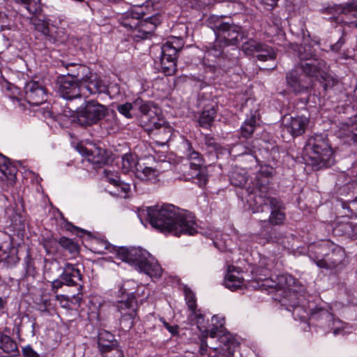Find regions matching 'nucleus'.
I'll list each match as a JSON object with an SVG mask.
<instances>
[{"label": "nucleus", "instance_id": "de8ad7c7", "mask_svg": "<svg viewBox=\"0 0 357 357\" xmlns=\"http://www.w3.org/2000/svg\"><path fill=\"white\" fill-rule=\"evenodd\" d=\"M138 178L142 181H149L155 179L156 174L155 170L151 167H145L142 170L137 169L135 172Z\"/></svg>", "mask_w": 357, "mask_h": 357}, {"label": "nucleus", "instance_id": "7ed1b4c3", "mask_svg": "<svg viewBox=\"0 0 357 357\" xmlns=\"http://www.w3.org/2000/svg\"><path fill=\"white\" fill-rule=\"evenodd\" d=\"M105 249L116 254V257L125 261L136 270L150 277L162 275V268L157 260L148 251L140 247H116L107 241H102Z\"/></svg>", "mask_w": 357, "mask_h": 357}, {"label": "nucleus", "instance_id": "49530a36", "mask_svg": "<svg viewBox=\"0 0 357 357\" xmlns=\"http://www.w3.org/2000/svg\"><path fill=\"white\" fill-rule=\"evenodd\" d=\"M42 36L46 47L48 45L60 43V40L58 38V32L54 27H51L49 31L45 32Z\"/></svg>", "mask_w": 357, "mask_h": 357}, {"label": "nucleus", "instance_id": "393cba45", "mask_svg": "<svg viewBox=\"0 0 357 357\" xmlns=\"http://www.w3.org/2000/svg\"><path fill=\"white\" fill-rule=\"evenodd\" d=\"M98 345L102 354L117 350L119 351V357H123L122 351L119 349L118 341L115 339L114 335L108 331L102 329L98 332Z\"/></svg>", "mask_w": 357, "mask_h": 357}, {"label": "nucleus", "instance_id": "9b49d317", "mask_svg": "<svg viewBox=\"0 0 357 357\" xmlns=\"http://www.w3.org/2000/svg\"><path fill=\"white\" fill-rule=\"evenodd\" d=\"M61 278L64 280V282H66V286H78L79 291L76 295H73L72 298L79 305L82 301L83 284L81 282H82L83 275L77 264L66 263L63 267Z\"/></svg>", "mask_w": 357, "mask_h": 357}, {"label": "nucleus", "instance_id": "0e129e2a", "mask_svg": "<svg viewBox=\"0 0 357 357\" xmlns=\"http://www.w3.org/2000/svg\"><path fill=\"white\" fill-rule=\"evenodd\" d=\"M351 130L353 133L351 139L354 142L357 143V114L354 116Z\"/></svg>", "mask_w": 357, "mask_h": 357}, {"label": "nucleus", "instance_id": "c03bdc74", "mask_svg": "<svg viewBox=\"0 0 357 357\" xmlns=\"http://www.w3.org/2000/svg\"><path fill=\"white\" fill-rule=\"evenodd\" d=\"M116 110L126 118L131 119L135 116V109L134 108V100L132 102H126L124 104L119 105Z\"/></svg>", "mask_w": 357, "mask_h": 357}, {"label": "nucleus", "instance_id": "9d476101", "mask_svg": "<svg viewBox=\"0 0 357 357\" xmlns=\"http://www.w3.org/2000/svg\"><path fill=\"white\" fill-rule=\"evenodd\" d=\"M307 146L314 154L312 159L315 160L314 165L317 169L330 165L334 152L327 135L316 134L311 136Z\"/></svg>", "mask_w": 357, "mask_h": 357}, {"label": "nucleus", "instance_id": "338daca9", "mask_svg": "<svg viewBox=\"0 0 357 357\" xmlns=\"http://www.w3.org/2000/svg\"><path fill=\"white\" fill-rule=\"evenodd\" d=\"M351 228L350 223L345 224H340L338 225L334 229L335 232L343 231V230H349Z\"/></svg>", "mask_w": 357, "mask_h": 357}, {"label": "nucleus", "instance_id": "3c124183", "mask_svg": "<svg viewBox=\"0 0 357 357\" xmlns=\"http://www.w3.org/2000/svg\"><path fill=\"white\" fill-rule=\"evenodd\" d=\"M204 143L206 146V148L210 153L213 152L216 153L221 149V146L216 142V139L210 135H205L204 137Z\"/></svg>", "mask_w": 357, "mask_h": 357}, {"label": "nucleus", "instance_id": "f704fd0d", "mask_svg": "<svg viewBox=\"0 0 357 357\" xmlns=\"http://www.w3.org/2000/svg\"><path fill=\"white\" fill-rule=\"evenodd\" d=\"M222 333V335H220L218 340L224 346L221 349L227 353H224L223 355L225 357L233 356L234 355L235 340L230 333H225L224 332Z\"/></svg>", "mask_w": 357, "mask_h": 357}, {"label": "nucleus", "instance_id": "b1692460", "mask_svg": "<svg viewBox=\"0 0 357 357\" xmlns=\"http://www.w3.org/2000/svg\"><path fill=\"white\" fill-rule=\"evenodd\" d=\"M185 295V301L190 314L188 316V319L190 321L195 322L197 327L202 328V323L204 321V315L201 313L199 310L197 309V299L195 293L187 286L183 288Z\"/></svg>", "mask_w": 357, "mask_h": 357}, {"label": "nucleus", "instance_id": "58836bf2", "mask_svg": "<svg viewBox=\"0 0 357 357\" xmlns=\"http://www.w3.org/2000/svg\"><path fill=\"white\" fill-rule=\"evenodd\" d=\"M225 47H228V45L225 44V43H221L220 40L215 37L214 43L207 47L206 54L208 56H213L215 58L222 57Z\"/></svg>", "mask_w": 357, "mask_h": 357}, {"label": "nucleus", "instance_id": "ddd939ff", "mask_svg": "<svg viewBox=\"0 0 357 357\" xmlns=\"http://www.w3.org/2000/svg\"><path fill=\"white\" fill-rule=\"evenodd\" d=\"M224 326L225 319L219 317L218 315H214L211 318V324L209 326V328L204 325V320L202 323V328L197 327L202 335L201 344L199 350L201 356L207 354L206 351L208 346L206 339L208 336L213 338L218 334L223 333L225 330Z\"/></svg>", "mask_w": 357, "mask_h": 357}, {"label": "nucleus", "instance_id": "bb28decb", "mask_svg": "<svg viewBox=\"0 0 357 357\" xmlns=\"http://www.w3.org/2000/svg\"><path fill=\"white\" fill-rule=\"evenodd\" d=\"M280 296V298L275 297V299L278 300L289 311L299 308L302 303V298L296 291L285 289Z\"/></svg>", "mask_w": 357, "mask_h": 357}, {"label": "nucleus", "instance_id": "dca6fc26", "mask_svg": "<svg viewBox=\"0 0 357 357\" xmlns=\"http://www.w3.org/2000/svg\"><path fill=\"white\" fill-rule=\"evenodd\" d=\"M26 101L30 105H40L47 100V89L39 82L31 80L24 87Z\"/></svg>", "mask_w": 357, "mask_h": 357}, {"label": "nucleus", "instance_id": "aec40b11", "mask_svg": "<svg viewBox=\"0 0 357 357\" xmlns=\"http://www.w3.org/2000/svg\"><path fill=\"white\" fill-rule=\"evenodd\" d=\"M310 119L305 116L285 117L283 121V130L289 132L293 138L305 133Z\"/></svg>", "mask_w": 357, "mask_h": 357}, {"label": "nucleus", "instance_id": "423d86ee", "mask_svg": "<svg viewBox=\"0 0 357 357\" xmlns=\"http://www.w3.org/2000/svg\"><path fill=\"white\" fill-rule=\"evenodd\" d=\"M185 155L190 160L189 170L183 174L185 180L191 181L200 188L204 187L208 181L207 167L204 165V158L198 151H195L192 143L186 139Z\"/></svg>", "mask_w": 357, "mask_h": 357}, {"label": "nucleus", "instance_id": "4468645a", "mask_svg": "<svg viewBox=\"0 0 357 357\" xmlns=\"http://www.w3.org/2000/svg\"><path fill=\"white\" fill-rule=\"evenodd\" d=\"M269 206L271 213L268 220H262L261 227L265 229L268 225L282 226L286 220L285 207L282 202L276 198L266 199L264 206Z\"/></svg>", "mask_w": 357, "mask_h": 357}, {"label": "nucleus", "instance_id": "5fc2aeb1", "mask_svg": "<svg viewBox=\"0 0 357 357\" xmlns=\"http://www.w3.org/2000/svg\"><path fill=\"white\" fill-rule=\"evenodd\" d=\"M105 176L108 181L114 185V186H119V183H121V178L120 176L118 175V174H114L109 171H105Z\"/></svg>", "mask_w": 357, "mask_h": 357}, {"label": "nucleus", "instance_id": "412c9836", "mask_svg": "<svg viewBox=\"0 0 357 357\" xmlns=\"http://www.w3.org/2000/svg\"><path fill=\"white\" fill-rule=\"evenodd\" d=\"M58 82L59 92L63 98L72 100L81 96L82 88L79 82L75 81L71 77L62 76L59 77Z\"/></svg>", "mask_w": 357, "mask_h": 357}, {"label": "nucleus", "instance_id": "e2e57ef3", "mask_svg": "<svg viewBox=\"0 0 357 357\" xmlns=\"http://www.w3.org/2000/svg\"><path fill=\"white\" fill-rule=\"evenodd\" d=\"M22 352L24 357H39L38 354L32 349L30 345L24 347Z\"/></svg>", "mask_w": 357, "mask_h": 357}, {"label": "nucleus", "instance_id": "a18cd8bd", "mask_svg": "<svg viewBox=\"0 0 357 357\" xmlns=\"http://www.w3.org/2000/svg\"><path fill=\"white\" fill-rule=\"evenodd\" d=\"M64 222L65 224L63 228L66 231H69L73 234H75L79 237H83L84 235H86L89 237L92 236L91 231L79 228L66 219L64 220Z\"/></svg>", "mask_w": 357, "mask_h": 357}, {"label": "nucleus", "instance_id": "cd10ccee", "mask_svg": "<svg viewBox=\"0 0 357 357\" xmlns=\"http://www.w3.org/2000/svg\"><path fill=\"white\" fill-rule=\"evenodd\" d=\"M61 65L68 71L67 75L64 76L71 77L72 79L79 82L80 84L87 74H89V68L84 65L75 63H66L65 61H62Z\"/></svg>", "mask_w": 357, "mask_h": 357}, {"label": "nucleus", "instance_id": "6ab92c4d", "mask_svg": "<svg viewBox=\"0 0 357 357\" xmlns=\"http://www.w3.org/2000/svg\"><path fill=\"white\" fill-rule=\"evenodd\" d=\"M82 91L86 90L90 95L98 96L109 93L108 84L97 74L89 70V74L84 77L80 84Z\"/></svg>", "mask_w": 357, "mask_h": 357}, {"label": "nucleus", "instance_id": "ea45409f", "mask_svg": "<svg viewBox=\"0 0 357 357\" xmlns=\"http://www.w3.org/2000/svg\"><path fill=\"white\" fill-rule=\"evenodd\" d=\"M137 164L136 157L133 154L126 153L122 156L121 169L125 174L137 169Z\"/></svg>", "mask_w": 357, "mask_h": 357}, {"label": "nucleus", "instance_id": "09e8293b", "mask_svg": "<svg viewBox=\"0 0 357 357\" xmlns=\"http://www.w3.org/2000/svg\"><path fill=\"white\" fill-rule=\"evenodd\" d=\"M278 282H276L273 280H269L267 278L264 279L265 281V284L264 285L270 287L271 289H273L275 290L277 293L280 296L286 288L282 284V281L284 280V277L283 275L278 276Z\"/></svg>", "mask_w": 357, "mask_h": 357}, {"label": "nucleus", "instance_id": "864d4df0", "mask_svg": "<svg viewBox=\"0 0 357 357\" xmlns=\"http://www.w3.org/2000/svg\"><path fill=\"white\" fill-rule=\"evenodd\" d=\"M34 26L36 30L40 32L42 36L45 34V32L49 31V29L51 28L47 22L41 20H36Z\"/></svg>", "mask_w": 357, "mask_h": 357}, {"label": "nucleus", "instance_id": "473e14b6", "mask_svg": "<svg viewBox=\"0 0 357 357\" xmlns=\"http://www.w3.org/2000/svg\"><path fill=\"white\" fill-rule=\"evenodd\" d=\"M176 62L177 60L160 56L159 62H155V68L164 73L165 76H172L177 70Z\"/></svg>", "mask_w": 357, "mask_h": 357}, {"label": "nucleus", "instance_id": "13d9d810", "mask_svg": "<svg viewBox=\"0 0 357 357\" xmlns=\"http://www.w3.org/2000/svg\"><path fill=\"white\" fill-rule=\"evenodd\" d=\"M161 321L163 324L164 327L172 335H176L178 333V325H170L168 322H167L165 319L161 318Z\"/></svg>", "mask_w": 357, "mask_h": 357}, {"label": "nucleus", "instance_id": "5701e85b", "mask_svg": "<svg viewBox=\"0 0 357 357\" xmlns=\"http://www.w3.org/2000/svg\"><path fill=\"white\" fill-rule=\"evenodd\" d=\"M287 86L296 95L308 92L310 86L309 78H302L296 70L289 71L286 74Z\"/></svg>", "mask_w": 357, "mask_h": 357}, {"label": "nucleus", "instance_id": "c9c22d12", "mask_svg": "<svg viewBox=\"0 0 357 357\" xmlns=\"http://www.w3.org/2000/svg\"><path fill=\"white\" fill-rule=\"evenodd\" d=\"M16 3L24 7L30 14H40L42 10L41 0H13Z\"/></svg>", "mask_w": 357, "mask_h": 357}, {"label": "nucleus", "instance_id": "4d7b16f0", "mask_svg": "<svg viewBox=\"0 0 357 357\" xmlns=\"http://www.w3.org/2000/svg\"><path fill=\"white\" fill-rule=\"evenodd\" d=\"M51 302L49 299H42L41 301L37 303V309L43 313L49 314Z\"/></svg>", "mask_w": 357, "mask_h": 357}, {"label": "nucleus", "instance_id": "20e7f679", "mask_svg": "<svg viewBox=\"0 0 357 357\" xmlns=\"http://www.w3.org/2000/svg\"><path fill=\"white\" fill-rule=\"evenodd\" d=\"M309 257L320 268L330 270L335 273L346 266L344 250L328 241L311 246Z\"/></svg>", "mask_w": 357, "mask_h": 357}, {"label": "nucleus", "instance_id": "f257e3e1", "mask_svg": "<svg viewBox=\"0 0 357 357\" xmlns=\"http://www.w3.org/2000/svg\"><path fill=\"white\" fill-rule=\"evenodd\" d=\"M146 220L159 231L177 237L182 235L193 236L198 232L195 214L180 210L172 204H157L148 207Z\"/></svg>", "mask_w": 357, "mask_h": 357}, {"label": "nucleus", "instance_id": "79ce46f5", "mask_svg": "<svg viewBox=\"0 0 357 357\" xmlns=\"http://www.w3.org/2000/svg\"><path fill=\"white\" fill-rule=\"evenodd\" d=\"M259 61H266L268 60H275L276 54L274 50L266 43H264L259 53L256 54Z\"/></svg>", "mask_w": 357, "mask_h": 357}, {"label": "nucleus", "instance_id": "2f4dec72", "mask_svg": "<svg viewBox=\"0 0 357 357\" xmlns=\"http://www.w3.org/2000/svg\"><path fill=\"white\" fill-rule=\"evenodd\" d=\"M41 245L44 248L47 255L60 257L59 238H56L52 235L43 237L41 239Z\"/></svg>", "mask_w": 357, "mask_h": 357}, {"label": "nucleus", "instance_id": "e433bc0d", "mask_svg": "<svg viewBox=\"0 0 357 357\" xmlns=\"http://www.w3.org/2000/svg\"><path fill=\"white\" fill-rule=\"evenodd\" d=\"M248 180V173L244 169H236L231 172L230 183L232 185L243 188Z\"/></svg>", "mask_w": 357, "mask_h": 357}, {"label": "nucleus", "instance_id": "f8f14e48", "mask_svg": "<svg viewBox=\"0 0 357 357\" xmlns=\"http://www.w3.org/2000/svg\"><path fill=\"white\" fill-rule=\"evenodd\" d=\"M144 130L159 145L166 144L172 135L173 128L165 121L159 118L150 124L144 125Z\"/></svg>", "mask_w": 357, "mask_h": 357}, {"label": "nucleus", "instance_id": "4be33fe9", "mask_svg": "<svg viewBox=\"0 0 357 357\" xmlns=\"http://www.w3.org/2000/svg\"><path fill=\"white\" fill-rule=\"evenodd\" d=\"M299 58L301 60L306 61L301 63V68L307 76L317 77L327 69L326 63L323 59L307 57L301 52H299Z\"/></svg>", "mask_w": 357, "mask_h": 357}, {"label": "nucleus", "instance_id": "bf43d9fd", "mask_svg": "<svg viewBox=\"0 0 357 357\" xmlns=\"http://www.w3.org/2000/svg\"><path fill=\"white\" fill-rule=\"evenodd\" d=\"M343 208L349 210L351 213L357 218V197L351 201L347 206L344 204Z\"/></svg>", "mask_w": 357, "mask_h": 357}, {"label": "nucleus", "instance_id": "052dcab7", "mask_svg": "<svg viewBox=\"0 0 357 357\" xmlns=\"http://www.w3.org/2000/svg\"><path fill=\"white\" fill-rule=\"evenodd\" d=\"M345 42L346 40L344 36H341L335 43L331 45V50L335 52H338L344 45Z\"/></svg>", "mask_w": 357, "mask_h": 357}, {"label": "nucleus", "instance_id": "69168bd1", "mask_svg": "<svg viewBox=\"0 0 357 357\" xmlns=\"http://www.w3.org/2000/svg\"><path fill=\"white\" fill-rule=\"evenodd\" d=\"M339 9L340 12L347 15L353 11H354V6L351 3L347 4L344 7H340Z\"/></svg>", "mask_w": 357, "mask_h": 357}, {"label": "nucleus", "instance_id": "774afa93", "mask_svg": "<svg viewBox=\"0 0 357 357\" xmlns=\"http://www.w3.org/2000/svg\"><path fill=\"white\" fill-rule=\"evenodd\" d=\"M118 187H120L121 190L125 193H128L130 190V185L123 182V181H121Z\"/></svg>", "mask_w": 357, "mask_h": 357}, {"label": "nucleus", "instance_id": "680f3d73", "mask_svg": "<svg viewBox=\"0 0 357 357\" xmlns=\"http://www.w3.org/2000/svg\"><path fill=\"white\" fill-rule=\"evenodd\" d=\"M63 285H66V282H64V280L60 277L59 279H56L52 282V291L54 293H56Z\"/></svg>", "mask_w": 357, "mask_h": 357}, {"label": "nucleus", "instance_id": "2eb2a0df", "mask_svg": "<svg viewBox=\"0 0 357 357\" xmlns=\"http://www.w3.org/2000/svg\"><path fill=\"white\" fill-rule=\"evenodd\" d=\"M310 319L312 321H321V327L327 326V333L333 332L334 335L339 334L342 330L339 327H334L338 320H335L333 314L326 308L315 306L310 310Z\"/></svg>", "mask_w": 357, "mask_h": 357}, {"label": "nucleus", "instance_id": "f3484780", "mask_svg": "<svg viewBox=\"0 0 357 357\" xmlns=\"http://www.w3.org/2000/svg\"><path fill=\"white\" fill-rule=\"evenodd\" d=\"M135 112L140 113L142 122L144 125L150 124L155 120H159L160 109L156 105L149 100H145L140 97L134 100Z\"/></svg>", "mask_w": 357, "mask_h": 357}, {"label": "nucleus", "instance_id": "c756f323", "mask_svg": "<svg viewBox=\"0 0 357 357\" xmlns=\"http://www.w3.org/2000/svg\"><path fill=\"white\" fill-rule=\"evenodd\" d=\"M259 119L257 110L251 111L241 127L242 137L248 139L252 137L257 127V120Z\"/></svg>", "mask_w": 357, "mask_h": 357}, {"label": "nucleus", "instance_id": "1a4fd4ad", "mask_svg": "<svg viewBox=\"0 0 357 357\" xmlns=\"http://www.w3.org/2000/svg\"><path fill=\"white\" fill-rule=\"evenodd\" d=\"M107 107L96 100L85 101L77 109V123L82 127L97 124L107 115Z\"/></svg>", "mask_w": 357, "mask_h": 357}, {"label": "nucleus", "instance_id": "0eeeda50", "mask_svg": "<svg viewBox=\"0 0 357 357\" xmlns=\"http://www.w3.org/2000/svg\"><path fill=\"white\" fill-rule=\"evenodd\" d=\"M121 299L116 304L120 313L119 329L123 332L130 331L135 325L137 317V298L134 292L127 293L126 289L121 288Z\"/></svg>", "mask_w": 357, "mask_h": 357}, {"label": "nucleus", "instance_id": "72a5a7b5", "mask_svg": "<svg viewBox=\"0 0 357 357\" xmlns=\"http://www.w3.org/2000/svg\"><path fill=\"white\" fill-rule=\"evenodd\" d=\"M217 114V107L215 106L206 105L204 107L199 119V124L204 128H209Z\"/></svg>", "mask_w": 357, "mask_h": 357}, {"label": "nucleus", "instance_id": "a878e982", "mask_svg": "<svg viewBox=\"0 0 357 357\" xmlns=\"http://www.w3.org/2000/svg\"><path fill=\"white\" fill-rule=\"evenodd\" d=\"M184 40L182 36H172L161 46L160 56L177 60L178 52L183 49Z\"/></svg>", "mask_w": 357, "mask_h": 357}, {"label": "nucleus", "instance_id": "37998d69", "mask_svg": "<svg viewBox=\"0 0 357 357\" xmlns=\"http://www.w3.org/2000/svg\"><path fill=\"white\" fill-rule=\"evenodd\" d=\"M0 171L5 176H13L16 173V168L11 165L10 160L8 158L0 153Z\"/></svg>", "mask_w": 357, "mask_h": 357}, {"label": "nucleus", "instance_id": "39448f33", "mask_svg": "<svg viewBox=\"0 0 357 357\" xmlns=\"http://www.w3.org/2000/svg\"><path fill=\"white\" fill-rule=\"evenodd\" d=\"M275 173V169L270 165H261L255 174L253 188L245 190L249 197L247 201L250 202L253 212H263L265 201L274 198L270 194V184Z\"/></svg>", "mask_w": 357, "mask_h": 357}, {"label": "nucleus", "instance_id": "c85d7f7f", "mask_svg": "<svg viewBox=\"0 0 357 357\" xmlns=\"http://www.w3.org/2000/svg\"><path fill=\"white\" fill-rule=\"evenodd\" d=\"M60 257L67 252L70 259L76 258L80 253L81 248L79 243L75 240L66 236L59 237Z\"/></svg>", "mask_w": 357, "mask_h": 357}, {"label": "nucleus", "instance_id": "a211bd4d", "mask_svg": "<svg viewBox=\"0 0 357 357\" xmlns=\"http://www.w3.org/2000/svg\"><path fill=\"white\" fill-rule=\"evenodd\" d=\"M78 149L82 155L87 157V160L93 165L95 169L100 168L112 162L110 153L100 147H94L89 150L82 146Z\"/></svg>", "mask_w": 357, "mask_h": 357}, {"label": "nucleus", "instance_id": "f03ea898", "mask_svg": "<svg viewBox=\"0 0 357 357\" xmlns=\"http://www.w3.org/2000/svg\"><path fill=\"white\" fill-rule=\"evenodd\" d=\"M152 1H146L142 5L134 6L119 18L120 24L123 26L134 40L138 42L151 38L156 28L162 22V15L153 13Z\"/></svg>", "mask_w": 357, "mask_h": 357}, {"label": "nucleus", "instance_id": "8fccbe9b", "mask_svg": "<svg viewBox=\"0 0 357 357\" xmlns=\"http://www.w3.org/2000/svg\"><path fill=\"white\" fill-rule=\"evenodd\" d=\"M24 265L26 274L29 276L33 277L36 274L37 271L35 266L34 259L32 258L29 251L27 252L24 258Z\"/></svg>", "mask_w": 357, "mask_h": 357}, {"label": "nucleus", "instance_id": "a19ab883", "mask_svg": "<svg viewBox=\"0 0 357 357\" xmlns=\"http://www.w3.org/2000/svg\"><path fill=\"white\" fill-rule=\"evenodd\" d=\"M224 282L227 288L235 291L243 286V280L229 272L225 275Z\"/></svg>", "mask_w": 357, "mask_h": 357}, {"label": "nucleus", "instance_id": "6e6d98bb", "mask_svg": "<svg viewBox=\"0 0 357 357\" xmlns=\"http://www.w3.org/2000/svg\"><path fill=\"white\" fill-rule=\"evenodd\" d=\"M56 300L59 302L61 307L67 310L71 309L70 303L73 301L67 296L62 294L56 295Z\"/></svg>", "mask_w": 357, "mask_h": 357}, {"label": "nucleus", "instance_id": "4c0bfd02", "mask_svg": "<svg viewBox=\"0 0 357 357\" xmlns=\"http://www.w3.org/2000/svg\"><path fill=\"white\" fill-rule=\"evenodd\" d=\"M264 43L250 38L243 44L242 50L246 55L256 56Z\"/></svg>", "mask_w": 357, "mask_h": 357}, {"label": "nucleus", "instance_id": "6e6552de", "mask_svg": "<svg viewBox=\"0 0 357 357\" xmlns=\"http://www.w3.org/2000/svg\"><path fill=\"white\" fill-rule=\"evenodd\" d=\"M208 23L215 37L228 46H237L243 38L241 26L224 22L222 17H211Z\"/></svg>", "mask_w": 357, "mask_h": 357}, {"label": "nucleus", "instance_id": "7c9ffc66", "mask_svg": "<svg viewBox=\"0 0 357 357\" xmlns=\"http://www.w3.org/2000/svg\"><path fill=\"white\" fill-rule=\"evenodd\" d=\"M0 348L5 353L10 354L9 357H17L20 355L16 342L1 331H0Z\"/></svg>", "mask_w": 357, "mask_h": 357}, {"label": "nucleus", "instance_id": "603ef678", "mask_svg": "<svg viewBox=\"0 0 357 357\" xmlns=\"http://www.w3.org/2000/svg\"><path fill=\"white\" fill-rule=\"evenodd\" d=\"M17 250L13 248L8 255L5 258V262L10 266H14L20 261V257L17 256Z\"/></svg>", "mask_w": 357, "mask_h": 357}]
</instances>
